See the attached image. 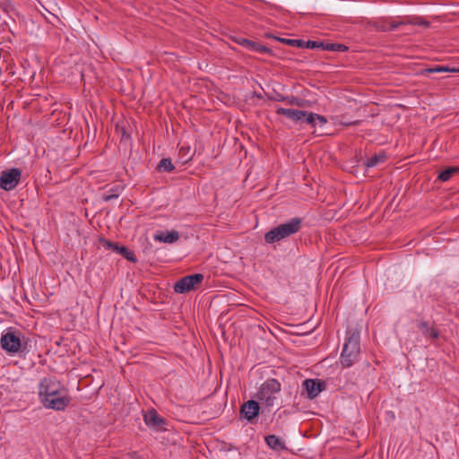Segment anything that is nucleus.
Here are the masks:
<instances>
[{
  "label": "nucleus",
  "mask_w": 459,
  "mask_h": 459,
  "mask_svg": "<svg viewBox=\"0 0 459 459\" xmlns=\"http://www.w3.org/2000/svg\"><path fill=\"white\" fill-rule=\"evenodd\" d=\"M39 394L47 409L65 411L70 403L64 385L53 377H45L40 381Z\"/></svg>",
  "instance_id": "f257e3e1"
},
{
  "label": "nucleus",
  "mask_w": 459,
  "mask_h": 459,
  "mask_svg": "<svg viewBox=\"0 0 459 459\" xmlns=\"http://www.w3.org/2000/svg\"><path fill=\"white\" fill-rule=\"evenodd\" d=\"M302 221L300 218L294 217L288 221L273 228L264 234V240L268 244L279 242L295 233L301 229Z\"/></svg>",
  "instance_id": "f03ea898"
},
{
  "label": "nucleus",
  "mask_w": 459,
  "mask_h": 459,
  "mask_svg": "<svg viewBox=\"0 0 459 459\" xmlns=\"http://www.w3.org/2000/svg\"><path fill=\"white\" fill-rule=\"evenodd\" d=\"M0 345L2 350L9 355L22 354L26 349V342H22V333L13 328H8L2 333Z\"/></svg>",
  "instance_id": "7ed1b4c3"
},
{
  "label": "nucleus",
  "mask_w": 459,
  "mask_h": 459,
  "mask_svg": "<svg viewBox=\"0 0 459 459\" xmlns=\"http://www.w3.org/2000/svg\"><path fill=\"white\" fill-rule=\"evenodd\" d=\"M359 337L358 334H351L344 342L340 357V362L343 368H350L359 360Z\"/></svg>",
  "instance_id": "20e7f679"
},
{
  "label": "nucleus",
  "mask_w": 459,
  "mask_h": 459,
  "mask_svg": "<svg viewBox=\"0 0 459 459\" xmlns=\"http://www.w3.org/2000/svg\"><path fill=\"white\" fill-rule=\"evenodd\" d=\"M281 391V384L274 378L264 381L259 387L255 397L265 406H273Z\"/></svg>",
  "instance_id": "39448f33"
},
{
  "label": "nucleus",
  "mask_w": 459,
  "mask_h": 459,
  "mask_svg": "<svg viewBox=\"0 0 459 459\" xmlns=\"http://www.w3.org/2000/svg\"><path fill=\"white\" fill-rule=\"evenodd\" d=\"M22 171L13 168L3 170L0 175V187L4 191L13 190L20 183Z\"/></svg>",
  "instance_id": "423d86ee"
},
{
  "label": "nucleus",
  "mask_w": 459,
  "mask_h": 459,
  "mask_svg": "<svg viewBox=\"0 0 459 459\" xmlns=\"http://www.w3.org/2000/svg\"><path fill=\"white\" fill-rule=\"evenodd\" d=\"M203 280L204 275L201 273L185 276L176 282L174 285V290L180 294L186 293L200 284Z\"/></svg>",
  "instance_id": "0eeeda50"
},
{
  "label": "nucleus",
  "mask_w": 459,
  "mask_h": 459,
  "mask_svg": "<svg viewBox=\"0 0 459 459\" xmlns=\"http://www.w3.org/2000/svg\"><path fill=\"white\" fill-rule=\"evenodd\" d=\"M143 420L149 428L159 431L166 430V428H164L165 420L155 410L148 411L143 416Z\"/></svg>",
  "instance_id": "6e6552de"
},
{
  "label": "nucleus",
  "mask_w": 459,
  "mask_h": 459,
  "mask_svg": "<svg viewBox=\"0 0 459 459\" xmlns=\"http://www.w3.org/2000/svg\"><path fill=\"white\" fill-rule=\"evenodd\" d=\"M303 386L310 399L316 397L325 387V384L319 379H306Z\"/></svg>",
  "instance_id": "1a4fd4ad"
},
{
  "label": "nucleus",
  "mask_w": 459,
  "mask_h": 459,
  "mask_svg": "<svg viewBox=\"0 0 459 459\" xmlns=\"http://www.w3.org/2000/svg\"><path fill=\"white\" fill-rule=\"evenodd\" d=\"M259 409V403L256 401L249 400L242 404L240 412L245 419L251 421L258 415Z\"/></svg>",
  "instance_id": "9d476101"
},
{
  "label": "nucleus",
  "mask_w": 459,
  "mask_h": 459,
  "mask_svg": "<svg viewBox=\"0 0 459 459\" xmlns=\"http://www.w3.org/2000/svg\"><path fill=\"white\" fill-rule=\"evenodd\" d=\"M104 247L108 249H112L113 251L122 255L126 259H127L130 262L136 263L137 258L134 252L130 251L124 246H118L116 243L106 241L104 244Z\"/></svg>",
  "instance_id": "9b49d317"
},
{
  "label": "nucleus",
  "mask_w": 459,
  "mask_h": 459,
  "mask_svg": "<svg viewBox=\"0 0 459 459\" xmlns=\"http://www.w3.org/2000/svg\"><path fill=\"white\" fill-rule=\"evenodd\" d=\"M179 234L177 230L160 231L154 236V239L163 243L172 244L178 241Z\"/></svg>",
  "instance_id": "f8f14e48"
},
{
  "label": "nucleus",
  "mask_w": 459,
  "mask_h": 459,
  "mask_svg": "<svg viewBox=\"0 0 459 459\" xmlns=\"http://www.w3.org/2000/svg\"><path fill=\"white\" fill-rule=\"evenodd\" d=\"M266 445L273 450L282 451L286 449L284 442L275 435H269L265 437Z\"/></svg>",
  "instance_id": "ddd939ff"
},
{
  "label": "nucleus",
  "mask_w": 459,
  "mask_h": 459,
  "mask_svg": "<svg viewBox=\"0 0 459 459\" xmlns=\"http://www.w3.org/2000/svg\"><path fill=\"white\" fill-rule=\"evenodd\" d=\"M241 45L246 47L250 51H253V52H255V53L264 54V53H270L271 52V50L267 47L262 46L260 44H257L255 42L250 41L248 39H242Z\"/></svg>",
  "instance_id": "4468645a"
},
{
  "label": "nucleus",
  "mask_w": 459,
  "mask_h": 459,
  "mask_svg": "<svg viewBox=\"0 0 459 459\" xmlns=\"http://www.w3.org/2000/svg\"><path fill=\"white\" fill-rule=\"evenodd\" d=\"M327 123L325 117L309 112L307 117V124L311 125L313 127H322Z\"/></svg>",
  "instance_id": "2eb2a0df"
},
{
  "label": "nucleus",
  "mask_w": 459,
  "mask_h": 459,
  "mask_svg": "<svg viewBox=\"0 0 459 459\" xmlns=\"http://www.w3.org/2000/svg\"><path fill=\"white\" fill-rule=\"evenodd\" d=\"M386 160V155L384 152L377 153L372 157L368 158L365 163L367 168H374L382 163H384Z\"/></svg>",
  "instance_id": "dca6fc26"
},
{
  "label": "nucleus",
  "mask_w": 459,
  "mask_h": 459,
  "mask_svg": "<svg viewBox=\"0 0 459 459\" xmlns=\"http://www.w3.org/2000/svg\"><path fill=\"white\" fill-rule=\"evenodd\" d=\"M419 328L426 337H431L433 339H437V337H438L437 332L435 329H433L432 327H430L427 322H424V321L420 322L419 325Z\"/></svg>",
  "instance_id": "f3484780"
},
{
  "label": "nucleus",
  "mask_w": 459,
  "mask_h": 459,
  "mask_svg": "<svg viewBox=\"0 0 459 459\" xmlns=\"http://www.w3.org/2000/svg\"><path fill=\"white\" fill-rule=\"evenodd\" d=\"M157 169L159 171L172 172L175 169V167L170 159L163 158L159 162Z\"/></svg>",
  "instance_id": "a211bd4d"
},
{
  "label": "nucleus",
  "mask_w": 459,
  "mask_h": 459,
  "mask_svg": "<svg viewBox=\"0 0 459 459\" xmlns=\"http://www.w3.org/2000/svg\"><path fill=\"white\" fill-rule=\"evenodd\" d=\"M458 170L459 169L457 167L447 168L439 173L438 179L443 182L448 181L451 178L452 175L457 172Z\"/></svg>",
  "instance_id": "6ab92c4d"
},
{
  "label": "nucleus",
  "mask_w": 459,
  "mask_h": 459,
  "mask_svg": "<svg viewBox=\"0 0 459 459\" xmlns=\"http://www.w3.org/2000/svg\"><path fill=\"white\" fill-rule=\"evenodd\" d=\"M309 112L294 109L292 115L290 119L295 122L305 121L307 123V117H308Z\"/></svg>",
  "instance_id": "aec40b11"
},
{
  "label": "nucleus",
  "mask_w": 459,
  "mask_h": 459,
  "mask_svg": "<svg viewBox=\"0 0 459 459\" xmlns=\"http://www.w3.org/2000/svg\"><path fill=\"white\" fill-rule=\"evenodd\" d=\"M402 23L413 24V25H424L428 26L429 22L423 21L420 17L405 18L402 20Z\"/></svg>",
  "instance_id": "412c9836"
},
{
  "label": "nucleus",
  "mask_w": 459,
  "mask_h": 459,
  "mask_svg": "<svg viewBox=\"0 0 459 459\" xmlns=\"http://www.w3.org/2000/svg\"><path fill=\"white\" fill-rule=\"evenodd\" d=\"M428 73H445V72H451V73H456L459 72V69L455 68H450L448 66L444 65H438L433 68H429L426 70Z\"/></svg>",
  "instance_id": "4be33fe9"
},
{
  "label": "nucleus",
  "mask_w": 459,
  "mask_h": 459,
  "mask_svg": "<svg viewBox=\"0 0 459 459\" xmlns=\"http://www.w3.org/2000/svg\"><path fill=\"white\" fill-rule=\"evenodd\" d=\"M279 40L293 47H303L305 44L301 39H279Z\"/></svg>",
  "instance_id": "5701e85b"
},
{
  "label": "nucleus",
  "mask_w": 459,
  "mask_h": 459,
  "mask_svg": "<svg viewBox=\"0 0 459 459\" xmlns=\"http://www.w3.org/2000/svg\"><path fill=\"white\" fill-rule=\"evenodd\" d=\"M293 110L294 109H291V108H278L276 109V113L278 115H281V116H284V117H286L288 118H290Z\"/></svg>",
  "instance_id": "b1692460"
},
{
  "label": "nucleus",
  "mask_w": 459,
  "mask_h": 459,
  "mask_svg": "<svg viewBox=\"0 0 459 459\" xmlns=\"http://www.w3.org/2000/svg\"><path fill=\"white\" fill-rule=\"evenodd\" d=\"M306 45L309 48H316L318 47V42L308 40V41H307Z\"/></svg>",
  "instance_id": "393cba45"
},
{
  "label": "nucleus",
  "mask_w": 459,
  "mask_h": 459,
  "mask_svg": "<svg viewBox=\"0 0 459 459\" xmlns=\"http://www.w3.org/2000/svg\"><path fill=\"white\" fill-rule=\"evenodd\" d=\"M405 23H402V21H399V22H394L391 23V29L392 30H395L396 28H398L400 25H404Z\"/></svg>",
  "instance_id": "a878e982"
},
{
  "label": "nucleus",
  "mask_w": 459,
  "mask_h": 459,
  "mask_svg": "<svg viewBox=\"0 0 459 459\" xmlns=\"http://www.w3.org/2000/svg\"><path fill=\"white\" fill-rule=\"evenodd\" d=\"M340 123L344 125V126H351V125H357L358 124V122H347V121H341Z\"/></svg>",
  "instance_id": "bb28decb"
},
{
  "label": "nucleus",
  "mask_w": 459,
  "mask_h": 459,
  "mask_svg": "<svg viewBox=\"0 0 459 459\" xmlns=\"http://www.w3.org/2000/svg\"><path fill=\"white\" fill-rule=\"evenodd\" d=\"M326 49L336 50L335 44H328Z\"/></svg>",
  "instance_id": "cd10ccee"
},
{
  "label": "nucleus",
  "mask_w": 459,
  "mask_h": 459,
  "mask_svg": "<svg viewBox=\"0 0 459 459\" xmlns=\"http://www.w3.org/2000/svg\"><path fill=\"white\" fill-rule=\"evenodd\" d=\"M117 195H107V196L104 197V200L105 201H108V200H110L112 198H117Z\"/></svg>",
  "instance_id": "c85d7f7f"
},
{
  "label": "nucleus",
  "mask_w": 459,
  "mask_h": 459,
  "mask_svg": "<svg viewBox=\"0 0 459 459\" xmlns=\"http://www.w3.org/2000/svg\"><path fill=\"white\" fill-rule=\"evenodd\" d=\"M336 50L342 49V45H335Z\"/></svg>",
  "instance_id": "c756f323"
}]
</instances>
